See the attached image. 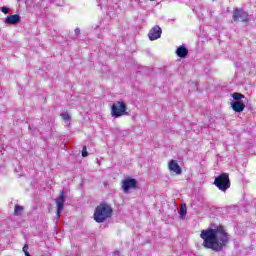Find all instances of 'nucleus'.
<instances>
[{
    "instance_id": "nucleus-13",
    "label": "nucleus",
    "mask_w": 256,
    "mask_h": 256,
    "mask_svg": "<svg viewBox=\"0 0 256 256\" xmlns=\"http://www.w3.org/2000/svg\"><path fill=\"white\" fill-rule=\"evenodd\" d=\"M232 99H234V101H241V99H245V95L239 92H234L232 94Z\"/></svg>"
},
{
    "instance_id": "nucleus-20",
    "label": "nucleus",
    "mask_w": 256,
    "mask_h": 256,
    "mask_svg": "<svg viewBox=\"0 0 256 256\" xmlns=\"http://www.w3.org/2000/svg\"><path fill=\"white\" fill-rule=\"evenodd\" d=\"M150 1H155V0H150Z\"/></svg>"
},
{
    "instance_id": "nucleus-10",
    "label": "nucleus",
    "mask_w": 256,
    "mask_h": 256,
    "mask_svg": "<svg viewBox=\"0 0 256 256\" xmlns=\"http://www.w3.org/2000/svg\"><path fill=\"white\" fill-rule=\"evenodd\" d=\"M4 23L6 25H17V23H21V16L18 14L9 15L6 17Z\"/></svg>"
},
{
    "instance_id": "nucleus-6",
    "label": "nucleus",
    "mask_w": 256,
    "mask_h": 256,
    "mask_svg": "<svg viewBox=\"0 0 256 256\" xmlns=\"http://www.w3.org/2000/svg\"><path fill=\"white\" fill-rule=\"evenodd\" d=\"M233 21L240 23H249V14L242 10V8H236L232 16Z\"/></svg>"
},
{
    "instance_id": "nucleus-11",
    "label": "nucleus",
    "mask_w": 256,
    "mask_h": 256,
    "mask_svg": "<svg viewBox=\"0 0 256 256\" xmlns=\"http://www.w3.org/2000/svg\"><path fill=\"white\" fill-rule=\"evenodd\" d=\"M231 107L235 113H243L245 111V103L242 101H234L231 103Z\"/></svg>"
},
{
    "instance_id": "nucleus-16",
    "label": "nucleus",
    "mask_w": 256,
    "mask_h": 256,
    "mask_svg": "<svg viewBox=\"0 0 256 256\" xmlns=\"http://www.w3.org/2000/svg\"><path fill=\"white\" fill-rule=\"evenodd\" d=\"M61 117L64 121H71V115H69L68 113H62Z\"/></svg>"
},
{
    "instance_id": "nucleus-18",
    "label": "nucleus",
    "mask_w": 256,
    "mask_h": 256,
    "mask_svg": "<svg viewBox=\"0 0 256 256\" xmlns=\"http://www.w3.org/2000/svg\"><path fill=\"white\" fill-rule=\"evenodd\" d=\"M10 11H11V9L8 8V7H5V6L2 7V13H4V15H8V13H9Z\"/></svg>"
},
{
    "instance_id": "nucleus-1",
    "label": "nucleus",
    "mask_w": 256,
    "mask_h": 256,
    "mask_svg": "<svg viewBox=\"0 0 256 256\" xmlns=\"http://www.w3.org/2000/svg\"><path fill=\"white\" fill-rule=\"evenodd\" d=\"M200 237L203 240L202 247L204 249H210L215 253L222 251L229 245V241H231L229 233H227V230L223 226L202 230Z\"/></svg>"
},
{
    "instance_id": "nucleus-19",
    "label": "nucleus",
    "mask_w": 256,
    "mask_h": 256,
    "mask_svg": "<svg viewBox=\"0 0 256 256\" xmlns=\"http://www.w3.org/2000/svg\"><path fill=\"white\" fill-rule=\"evenodd\" d=\"M24 254L29 253V245L25 244L23 247Z\"/></svg>"
},
{
    "instance_id": "nucleus-15",
    "label": "nucleus",
    "mask_w": 256,
    "mask_h": 256,
    "mask_svg": "<svg viewBox=\"0 0 256 256\" xmlns=\"http://www.w3.org/2000/svg\"><path fill=\"white\" fill-rule=\"evenodd\" d=\"M23 211V206L16 205L14 208V215L19 216Z\"/></svg>"
},
{
    "instance_id": "nucleus-17",
    "label": "nucleus",
    "mask_w": 256,
    "mask_h": 256,
    "mask_svg": "<svg viewBox=\"0 0 256 256\" xmlns=\"http://www.w3.org/2000/svg\"><path fill=\"white\" fill-rule=\"evenodd\" d=\"M89 152H87V146H83L82 148V157H88Z\"/></svg>"
},
{
    "instance_id": "nucleus-12",
    "label": "nucleus",
    "mask_w": 256,
    "mask_h": 256,
    "mask_svg": "<svg viewBox=\"0 0 256 256\" xmlns=\"http://www.w3.org/2000/svg\"><path fill=\"white\" fill-rule=\"evenodd\" d=\"M176 55L180 57V59H185L187 55H189V50L185 46H180L176 50Z\"/></svg>"
},
{
    "instance_id": "nucleus-2",
    "label": "nucleus",
    "mask_w": 256,
    "mask_h": 256,
    "mask_svg": "<svg viewBox=\"0 0 256 256\" xmlns=\"http://www.w3.org/2000/svg\"><path fill=\"white\" fill-rule=\"evenodd\" d=\"M111 217H113V207L107 204V202H101L96 206L93 214V219L96 223H105Z\"/></svg>"
},
{
    "instance_id": "nucleus-14",
    "label": "nucleus",
    "mask_w": 256,
    "mask_h": 256,
    "mask_svg": "<svg viewBox=\"0 0 256 256\" xmlns=\"http://www.w3.org/2000/svg\"><path fill=\"white\" fill-rule=\"evenodd\" d=\"M185 215H187V206L184 204L180 207V219H185Z\"/></svg>"
},
{
    "instance_id": "nucleus-7",
    "label": "nucleus",
    "mask_w": 256,
    "mask_h": 256,
    "mask_svg": "<svg viewBox=\"0 0 256 256\" xmlns=\"http://www.w3.org/2000/svg\"><path fill=\"white\" fill-rule=\"evenodd\" d=\"M162 33H163V30H161V27L159 25H155L150 29L148 33V37L150 41H157V39H161Z\"/></svg>"
},
{
    "instance_id": "nucleus-8",
    "label": "nucleus",
    "mask_w": 256,
    "mask_h": 256,
    "mask_svg": "<svg viewBox=\"0 0 256 256\" xmlns=\"http://www.w3.org/2000/svg\"><path fill=\"white\" fill-rule=\"evenodd\" d=\"M57 204V217H61V211L65 205V191H61L59 197L56 199Z\"/></svg>"
},
{
    "instance_id": "nucleus-4",
    "label": "nucleus",
    "mask_w": 256,
    "mask_h": 256,
    "mask_svg": "<svg viewBox=\"0 0 256 256\" xmlns=\"http://www.w3.org/2000/svg\"><path fill=\"white\" fill-rule=\"evenodd\" d=\"M111 115L116 119L123 117V115H129V112H127V104L123 101L113 103L111 106Z\"/></svg>"
},
{
    "instance_id": "nucleus-3",
    "label": "nucleus",
    "mask_w": 256,
    "mask_h": 256,
    "mask_svg": "<svg viewBox=\"0 0 256 256\" xmlns=\"http://www.w3.org/2000/svg\"><path fill=\"white\" fill-rule=\"evenodd\" d=\"M214 185L225 193L228 189H231V179H229V173H222L214 179Z\"/></svg>"
},
{
    "instance_id": "nucleus-9",
    "label": "nucleus",
    "mask_w": 256,
    "mask_h": 256,
    "mask_svg": "<svg viewBox=\"0 0 256 256\" xmlns=\"http://www.w3.org/2000/svg\"><path fill=\"white\" fill-rule=\"evenodd\" d=\"M168 169L176 175H181V173H183V170L181 169V166H179V163H177V160H170L168 163Z\"/></svg>"
},
{
    "instance_id": "nucleus-5",
    "label": "nucleus",
    "mask_w": 256,
    "mask_h": 256,
    "mask_svg": "<svg viewBox=\"0 0 256 256\" xmlns=\"http://www.w3.org/2000/svg\"><path fill=\"white\" fill-rule=\"evenodd\" d=\"M121 188L124 193H129L131 189H139V182L134 178H125L121 181Z\"/></svg>"
}]
</instances>
